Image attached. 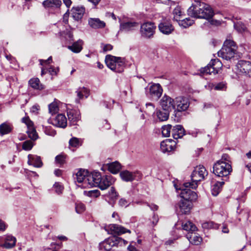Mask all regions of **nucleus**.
<instances>
[{"mask_svg": "<svg viewBox=\"0 0 251 251\" xmlns=\"http://www.w3.org/2000/svg\"><path fill=\"white\" fill-rule=\"evenodd\" d=\"M185 134V130L181 125H176L172 129V135L175 139L182 138Z\"/></svg>", "mask_w": 251, "mask_h": 251, "instance_id": "nucleus-25", "label": "nucleus"}, {"mask_svg": "<svg viewBox=\"0 0 251 251\" xmlns=\"http://www.w3.org/2000/svg\"><path fill=\"white\" fill-rule=\"evenodd\" d=\"M218 161H222L223 162H230V157L227 154H224L221 159Z\"/></svg>", "mask_w": 251, "mask_h": 251, "instance_id": "nucleus-59", "label": "nucleus"}, {"mask_svg": "<svg viewBox=\"0 0 251 251\" xmlns=\"http://www.w3.org/2000/svg\"><path fill=\"white\" fill-rule=\"evenodd\" d=\"M225 184L224 181H217L211 187V193L213 196H217L222 190L223 185Z\"/></svg>", "mask_w": 251, "mask_h": 251, "instance_id": "nucleus-34", "label": "nucleus"}, {"mask_svg": "<svg viewBox=\"0 0 251 251\" xmlns=\"http://www.w3.org/2000/svg\"><path fill=\"white\" fill-rule=\"evenodd\" d=\"M156 26L151 22H146L140 26V32L142 37L146 39H151L155 33Z\"/></svg>", "mask_w": 251, "mask_h": 251, "instance_id": "nucleus-7", "label": "nucleus"}, {"mask_svg": "<svg viewBox=\"0 0 251 251\" xmlns=\"http://www.w3.org/2000/svg\"><path fill=\"white\" fill-rule=\"evenodd\" d=\"M213 88L214 90H225L226 89V83L224 82H221L218 83L217 84H214L213 86Z\"/></svg>", "mask_w": 251, "mask_h": 251, "instance_id": "nucleus-48", "label": "nucleus"}, {"mask_svg": "<svg viewBox=\"0 0 251 251\" xmlns=\"http://www.w3.org/2000/svg\"><path fill=\"white\" fill-rule=\"evenodd\" d=\"M193 206L191 201L181 200L176 205V210L179 214H188Z\"/></svg>", "mask_w": 251, "mask_h": 251, "instance_id": "nucleus-15", "label": "nucleus"}, {"mask_svg": "<svg viewBox=\"0 0 251 251\" xmlns=\"http://www.w3.org/2000/svg\"><path fill=\"white\" fill-rule=\"evenodd\" d=\"M170 112L169 111L163 110L162 109L156 112V115L160 121H165L169 118Z\"/></svg>", "mask_w": 251, "mask_h": 251, "instance_id": "nucleus-37", "label": "nucleus"}, {"mask_svg": "<svg viewBox=\"0 0 251 251\" xmlns=\"http://www.w3.org/2000/svg\"><path fill=\"white\" fill-rule=\"evenodd\" d=\"M77 96L78 99H76L75 101L77 103L79 102V100L82 99L84 97L87 98L89 96V91L86 88L79 87L76 91Z\"/></svg>", "mask_w": 251, "mask_h": 251, "instance_id": "nucleus-30", "label": "nucleus"}, {"mask_svg": "<svg viewBox=\"0 0 251 251\" xmlns=\"http://www.w3.org/2000/svg\"><path fill=\"white\" fill-rule=\"evenodd\" d=\"M88 24L94 29L102 28L105 26V23L99 18H90L88 19Z\"/></svg>", "mask_w": 251, "mask_h": 251, "instance_id": "nucleus-26", "label": "nucleus"}, {"mask_svg": "<svg viewBox=\"0 0 251 251\" xmlns=\"http://www.w3.org/2000/svg\"><path fill=\"white\" fill-rule=\"evenodd\" d=\"M106 165L108 170L113 174H117L121 169V164L117 161L107 163Z\"/></svg>", "mask_w": 251, "mask_h": 251, "instance_id": "nucleus-32", "label": "nucleus"}, {"mask_svg": "<svg viewBox=\"0 0 251 251\" xmlns=\"http://www.w3.org/2000/svg\"><path fill=\"white\" fill-rule=\"evenodd\" d=\"M42 4L46 8H59L62 4L60 0H44Z\"/></svg>", "mask_w": 251, "mask_h": 251, "instance_id": "nucleus-29", "label": "nucleus"}, {"mask_svg": "<svg viewBox=\"0 0 251 251\" xmlns=\"http://www.w3.org/2000/svg\"><path fill=\"white\" fill-rule=\"evenodd\" d=\"M117 59H120V57H116L111 55H107L105 56V62L107 66L111 70L114 71L116 69V62Z\"/></svg>", "mask_w": 251, "mask_h": 251, "instance_id": "nucleus-28", "label": "nucleus"}, {"mask_svg": "<svg viewBox=\"0 0 251 251\" xmlns=\"http://www.w3.org/2000/svg\"><path fill=\"white\" fill-rule=\"evenodd\" d=\"M84 194L91 197H97L100 195V192L98 190H93L90 191H85Z\"/></svg>", "mask_w": 251, "mask_h": 251, "instance_id": "nucleus-49", "label": "nucleus"}, {"mask_svg": "<svg viewBox=\"0 0 251 251\" xmlns=\"http://www.w3.org/2000/svg\"><path fill=\"white\" fill-rule=\"evenodd\" d=\"M58 71V68H55L53 66H50L48 68V72L52 75H56Z\"/></svg>", "mask_w": 251, "mask_h": 251, "instance_id": "nucleus-58", "label": "nucleus"}, {"mask_svg": "<svg viewBox=\"0 0 251 251\" xmlns=\"http://www.w3.org/2000/svg\"><path fill=\"white\" fill-rule=\"evenodd\" d=\"M176 142L171 139H167L160 143V149L164 153L169 152L175 150Z\"/></svg>", "mask_w": 251, "mask_h": 251, "instance_id": "nucleus-18", "label": "nucleus"}, {"mask_svg": "<svg viewBox=\"0 0 251 251\" xmlns=\"http://www.w3.org/2000/svg\"><path fill=\"white\" fill-rule=\"evenodd\" d=\"M187 14L191 17L210 20L211 25H214L215 22L211 20L214 15L213 10L209 5L204 2L197 1L192 4L188 9Z\"/></svg>", "mask_w": 251, "mask_h": 251, "instance_id": "nucleus-1", "label": "nucleus"}, {"mask_svg": "<svg viewBox=\"0 0 251 251\" xmlns=\"http://www.w3.org/2000/svg\"><path fill=\"white\" fill-rule=\"evenodd\" d=\"M7 226L5 223L0 219V231H4L6 229Z\"/></svg>", "mask_w": 251, "mask_h": 251, "instance_id": "nucleus-60", "label": "nucleus"}, {"mask_svg": "<svg viewBox=\"0 0 251 251\" xmlns=\"http://www.w3.org/2000/svg\"><path fill=\"white\" fill-rule=\"evenodd\" d=\"M26 133L29 138L32 140H36L38 138V135L34 128L31 129H27Z\"/></svg>", "mask_w": 251, "mask_h": 251, "instance_id": "nucleus-45", "label": "nucleus"}, {"mask_svg": "<svg viewBox=\"0 0 251 251\" xmlns=\"http://www.w3.org/2000/svg\"><path fill=\"white\" fill-rule=\"evenodd\" d=\"M53 125L61 128H65L67 125V121L65 116L60 114L57 116L52 121Z\"/></svg>", "mask_w": 251, "mask_h": 251, "instance_id": "nucleus-21", "label": "nucleus"}, {"mask_svg": "<svg viewBox=\"0 0 251 251\" xmlns=\"http://www.w3.org/2000/svg\"><path fill=\"white\" fill-rule=\"evenodd\" d=\"M175 100L170 97L164 95L160 101V104L163 110H167L171 112L175 110Z\"/></svg>", "mask_w": 251, "mask_h": 251, "instance_id": "nucleus-14", "label": "nucleus"}, {"mask_svg": "<svg viewBox=\"0 0 251 251\" xmlns=\"http://www.w3.org/2000/svg\"><path fill=\"white\" fill-rule=\"evenodd\" d=\"M236 67L239 72L246 76L251 77V62L241 60L238 61Z\"/></svg>", "mask_w": 251, "mask_h": 251, "instance_id": "nucleus-12", "label": "nucleus"}, {"mask_svg": "<svg viewBox=\"0 0 251 251\" xmlns=\"http://www.w3.org/2000/svg\"><path fill=\"white\" fill-rule=\"evenodd\" d=\"M85 11V7L83 6H73L71 9L72 16L77 21L82 18Z\"/></svg>", "mask_w": 251, "mask_h": 251, "instance_id": "nucleus-19", "label": "nucleus"}, {"mask_svg": "<svg viewBox=\"0 0 251 251\" xmlns=\"http://www.w3.org/2000/svg\"><path fill=\"white\" fill-rule=\"evenodd\" d=\"M182 227L183 230L188 231V233L195 232L197 230V227L190 221L183 223L182 224Z\"/></svg>", "mask_w": 251, "mask_h": 251, "instance_id": "nucleus-35", "label": "nucleus"}, {"mask_svg": "<svg viewBox=\"0 0 251 251\" xmlns=\"http://www.w3.org/2000/svg\"><path fill=\"white\" fill-rule=\"evenodd\" d=\"M3 243L1 244L0 246L7 249H12L15 246L16 238L11 235H6L1 238Z\"/></svg>", "mask_w": 251, "mask_h": 251, "instance_id": "nucleus-16", "label": "nucleus"}, {"mask_svg": "<svg viewBox=\"0 0 251 251\" xmlns=\"http://www.w3.org/2000/svg\"><path fill=\"white\" fill-rule=\"evenodd\" d=\"M112 49L113 47L112 45L110 44H107L103 47V50L104 52H106L109 50H111Z\"/></svg>", "mask_w": 251, "mask_h": 251, "instance_id": "nucleus-61", "label": "nucleus"}, {"mask_svg": "<svg viewBox=\"0 0 251 251\" xmlns=\"http://www.w3.org/2000/svg\"><path fill=\"white\" fill-rule=\"evenodd\" d=\"M138 26V23L135 22H123L120 24V30L128 32L135 30Z\"/></svg>", "mask_w": 251, "mask_h": 251, "instance_id": "nucleus-24", "label": "nucleus"}, {"mask_svg": "<svg viewBox=\"0 0 251 251\" xmlns=\"http://www.w3.org/2000/svg\"><path fill=\"white\" fill-rule=\"evenodd\" d=\"M63 1L65 5L68 8L70 7L72 3L71 0H63Z\"/></svg>", "mask_w": 251, "mask_h": 251, "instance_id": "nucleus-64", "label": "nucleus"}, {"mask_svg": "<svg viewBox=\"0 0 251 251\" xmlns=\"http://www.w3.org/2000/svg\"><path fill=\"white\" fill-rule=\"evenodd\" d=\"M33 146V144L31 141L26 140L23 142L22 149L25 151H30L32 149Z\"/></svg>", "mask_w": 251, "mask_h": 251, "instance_id": "nucleus-46", "label": "nucleus"}, {"mask_svg": "<svg viewBox=\"0 0 251 251\" xmlns=\"http://www.w3.org/2000/svg\"><path fill=\"white\" fill-rule=\"evenodd\" d=\"M172 126L171 125H167L162 127V134L164 137H169L172 132Z\"/></svg>", "mask_w": 251, "mask_h": 251, "instance_id": "nucleus-44", "label": "nucleus"}, {"mask_svg": "<svg viewBox=\"0 0 251 251\" xmlns=\"http://www.w3.org/2000/svg\"><path fill=\"white\" fill-rule=\"evenodd\" d=\"M88 181H91L90 187H98L101 190H104L112 185L115 182V178L111 175L101 176L99 172H93Z\"/></svg>", "mask_w": 251, "mask_h": 251, "instance_id": "nucleus-2", "label": "nucleus"}, {"mask_svg": "<svg viewBox=\"0 0 251 251\" xmlns=\"http://www.w3.org/2000/svg\"><path fill=\"white\" fill-rule=\"evenodd\" d=\"M69 145L73 147H76L79 145V139L76 137L72 138L69 141Z\"/></svg>", "mask_w": 251, "mask_h": 251, "instance_id": "nucleus-55", "label": "nucleus"}, {"mask_svg": "<svg viewBox=\"0 0 251 251\" xmlns=\"http://www.w3.org/2000/svg\"><path fill=\"white\" fill-rule=\"evenodd\" d=\"M158 27L159 31L165 35H170L175 30V27L171 22L168 20H162L159 24Z\"/></svg>", "mask_w": 251, "mask_h": 251, "instance_id": "nucleus-13", "label": "nucleus"}, {"mask_svg": "<svg viewBox=\"0 0 251 251\" xmlns=\"http://www.w3.org/2000/svg\"><path fill=\"white\" fill-rule=\"evenodd\" d=\"M127 242L121 237L116 236H111L99 244L100 251H110L113 247L126 245Z\"/></svg>", "mask_w": 251, "mask_h": 251, "instance_id": "nucleus-5", "label": "nucleus"}, {"mask_svg": "<svg viewBox=\"0 0 251 251\" xmlns=\"http://www.w3.org/2000/svg\"><path fill=\"white\" fill-rule=\"evenodd\" d=\"M208 175V172L203 166H197L193 171L191 176L192 182L185 183L186 187L190 186L192 189H196L198 186V182L204 179Z\"/></svg>", "mask_w": 251, "mask_h": 251, "instance_id": "nucleus-4", "label": "nucleus"}, {"mask_svg": "<svg viewBox=\"0 0 251 251\" xmlns=\"http://www.w3.org/2000/svg\"><path fill=\"white\" fill-rule=\"evenodd\" d=\"M148 205L150 207L152 211L158 210V206L155 204H148Z\"/></svg>", "mask_w": 251, "mask_h": 251, "instance_id": "nucleus-62", "label": "nucleus"}, {"mask_svg": "<svg viewBox=\"0 0 251 251\" xmlns=\"http://www.w3.org/2000/svg\"><path fill=\"white\" fill-rule=\"evenodd\" d=\"M81 42V40H79L77 42H75L72 46H69L68 48L73 52L78 53L82 49L81 45L80 44V43Z\"/></svg>", "mask_w": 251, "mask_h": 251, "instance_id": "nucleus-40", "label": "nucleus"}, {"mask_svg": "<svg viewBox=\"0 0 251 251\" xmlns=\"http://www.w3.org/2000/svg\"><path fill=\"white\" fill-rule=\"evenodd\" d=\"M175 115L182 111L186 110L189 106V102L187 99L183 97H176L175 99Z\"/></svg>", "mask_w": 251, "mask_h": 251, "instance_id": "nucleus-10", "label": "nucleus"}, {"mask_svg": "<svg viewBox=\"0 0 251 251\" xmlns=\"http://www.w3.org/2000/svg\"><path fill=\"white\" fill-rule=\"evenodd\" d=\"M13 129L12 126L7 123H3L0 125V135L3 136L11 132Z\"/></svg>", "mask_w": 251, "mask_h": 251, "instance_id": "nucleus-33", "label": "nucleus"}, {"mask_svg": "<svg viewBox=\"0 0 251 251\" xmlns=\"http://www.w3.org/2000/svg\"><path fill=\"white\" fill-rule=\"evenodd\" d=\"M67 116L71 125H76L77 122L80 119V112L74 109L68 110Z\"/></svg>", "mask_w": 251, "mask_h": 251, "instance_id": "nucleus-20", "label": "nucleus"}, {"mask_svg": "<svg viewBox=\"0 0 251 251\" xmlns=\"http://www.w3.org/2000/svg\"><path fill=\"white\" fill-rule=\"evenodd\" d=\"M92 176V173L89 174L88 171L85 170L80 169L75 174L74 179L76 180L78 183H83L84 187H90L91 183V181H88L90 176Z\"/></svg>", "mask_w": 251, "mask_h": 251, "instance_id": "nucleus-11", "label": "nucleus"}, {"mask_svg": "<svg viewBox=\"0 0 251 251\" xmlns=\"http://www.w3.org/2000/svg\"><path fill=\"white\" fill-rule=\"evenodd\" d=\"M129 202L124 198H121L119 201V205L121 207H127Z\"/></svg>", "mask_w": 251, "mask_h": 251, "instance_id": "nucleus-57", "label": "nucleus"}, {"mask_svg": "<svg viewBox=\"0 0 251 251\" xmlns=\"http://www.w3.org/2000/svg\"><path fill=\"white\" fill-rule=\"evenodd\" d=\"M163 92L161 85L157 84L152 85L150 88V94L151 97L154 100H158L162 95Z\"/></svg>", "mask_w": 251, "mask_h": 251, "instance_id": "nucleus-17", "label": "nucleus"}, {"mask_svg": "<svg viewBox=\"0 0 251 251\" xmlns=\"http://www.w3.org/2000/svg\"><path fill=\"white\" fill-rule=\"evenodd\" d=\"M232 171V167L228 162L217 161L213 166V173L217 176L226 177L230 174Z\"/></svg>", "mask_w": 251, "mask_h": 251, "instance_id": "nucleus-6", "label": "nucleus"}, {"mask_svg": "<svg viewBox=\"0 0 251 251\" xmlns=\"http://www.w3.org/2000/svg\"><path fill=\"white\" fill-rule=\"evenodd\" d=\"M116 69L114 71L116 72L121 73L124 71L125 61L124 58L120 57V59H117L116 62Z\"/></svg>", "mask_w": 251, "mask_h": 251, "instance_id": "nucleus-41", "label": "nucleus"}, {"mask_svg": "<svg viewBox=\"0 0 251 251\" xmlns=\"http://www.w3.org/2000/svg\"><path fill=\"white\" fill-rule=\"evenodd\" d=\"M177 22H178L179 26L186 28L192 25L194 23V21L191 20L190 18H187L183 20L179 19Z\"/></svg>", "mask_w": 251, "mask_h": 251, "instance_id": "nucleus-38", "label": "nucleus"}, {"mask_svg": "<svg viewBox=\"0 0 251 251\" xmlns=\"http://www.w3.org/2000/svg\"><path fill=\"white\" fill-rule=\"evenodd\" d=\"M108 228L111 234H117L120 235L126 232L130 233L129 229H127L122 226L116 224H111L108 226Z\"/></svg>", "mask_w": 251, "mask_h": 251, "instance_id": "nucleus-22", "label": "nucleus"}, {"mask_svg": "<svg viewBox=\"0 0 251 251\" xmlns=\"http://www.w3.org/2000/svg\"><path fill=\"white\" fill-rule=\"evenodd\" d=\"M66 38L67 39H68V38H69V40L70 41H73V33L70 32V31H67V34H66Z\"/></svg>", "mask_w": 251, "mask_h": 251, "instance_id": "nucleus-63", "label": "nucleus"}, {"mask_svg": "<svg viewBox=\"0 0 251 251\" xmlns=\"http://www.w3.org/2000/svg\"><path fill=\"white\" fill-rule=\"evenodd\" d=\"M53 188L55 192L59 195L62 193L64 187L59 182H55L53 185Z\"/></svg>", "mask_w": 251, "mask_h": 251, "instance_id": "nucleus-52", "label": "nucleus"}, {"mask_svg": "<svg viewBox=\"0 0 251 251\" xmlns=\"http://www.w3.org/2000/svg\"><path fill=\"white\" fill-rule=\"evenodd\" d=\"M186 237L190 244L194 245H200L202 241V238L198 233L194 232L188 233Z\"/></svg>", "mask_w": 251, "mask_h": 251, "instance_id": "nucleus-23", "label": "nucleus"}, {"mask_svg": "<svg viewBox=\"0 0 251 251\" xmlns=\"http://www.w3.org/2000/svg\"><path fill=\"white\" fill-rule=\"evenodd\" d=\"M59 107L56 101H54L49 105V111L51 115L57 113Z\"/></svg>", "mask_w": 251, "mask_h": 251, "instance_id": "nucleus-43", "label": "nucleus"}, {"mask_svg": "<svg viewBox=\"0 0 251 251\" xmlns=\"http://www.w3.org/2000/svg\"><path fill=\"white\" fill-rule=\"evenodd\" d=\"M220 226V225L215 223L213 222H206V223H205L203 225V226L204 227L215 228V229L219 228Z\"/></svg>", "mask_w": 251, "mask_h": 251, "instance_id": "nucleus-51", "label": "nucleus"}, {"mask_svg": "<svg viewBox=\"0 0 251 251\" xmlns=\"http://www.w3.org/2000/svg\"><path fill=\"white\" fill-rule=\"evenodd\" d=\"M28 164L32 165L37 168H41L43 166V163L41 157L39 156L29 154L28 155Z\"/></svg>", "mask_w": 251, "mask_h": 251, "instance_id": "nucleus-27", "label": "nucleus"}, {"mask_svg": "<svg viewBox=\"0 0 251 251\" xmlns=\"http://www.w3.org/2000/svg\"><path fill=\"white\" fill-rule=\"evenodd\" d=\"M109 197L112 201L110 202L109 203L112 207H113L115 204V202L118 197V194L116 191L115 188L113 187L111 188L109 192Z\"/></svg>", "mask_w": 251, "mask_h": 251, "instance_id": "nucleus-39", "label": "nucleus"}, {"mask_svg": "<svg viewBox=\"0 0 251 251\" xmlns=\"http://www.w3.org/2000/svg\"><path fill=\"white\" fill-rule=\"evenodd\" d=\"M234 28L239 32L244 31L246 29L245 25L240 22H237L234 25Z\"/></svg>", "mask_w": 251, "mask_h": 251, "instance_id": "nucleus-53", "label": "nucleus"}, {"mask_svg": "<svg viewBox=\"0 0 251 251\" xmlns=\"http://www.w3.org/2000/svg\"><path fill=\"white\" fill-rule=\"evenodd\" d=\"M28 83L30 86L34 89L42 90L44 89V86L40 83V81L38 78H33L30 79Z\"/></svg>", "mask_w": 251, "mask_h": 251, "instance_id": "nucleus-36", "label": "nucleus"}, {"mask_svg": "<svg viewBox=\"0 0 251 251\" xmlns=\"http://www.w3.org/2000/svg\"><path fill=\"white\" fill-rule=\"evenodd\" d=\"M147 110L146 112L150 115L154 110L155 106L152 103H147L146 104Z\"/></svg>", "mask_w": 251, "mask_h": 251, "instance_id": "nucleus-56", "label": "nucleus"}, {"mask_svg": "<svg viewBox=\"0 0 251 251\" xmlns=\"http://www.w3.org/2000/svg\"><path fill=\"white\" fill-rule=\"evenodd\" d=\"M222 65V62L219 59H212L206 66L200 70V74L201 75H210L212 73L215 75L218 73V69Z\"/></svg>", "mask_w": 251, "mask_h": 251, "instance_id": "nucleus-8", "label": "nucleus"}, {"mask_svg": "<svg viewBox=\"0 0 251 251\" xmlns=\"http://www.w3.org/2000/svg\"><path fill=\"white\" fill-rule=\"evenodd\" d=\"M22 122L25 124L27 126V129H31L34 128L33 123L29 119L28 117H24L22 118Z\"/></svg>", "mask_w": 251, "mask_h": 251, "instance_id": "nucleus-50", "label": "nucleus"}, {"mask_svg": "<svg viewBox=\"0 0 251 251\" xmlns=\"http://www.w3.org/2000/svg\"><path fill=\"white\" fill-rule=\"evenodd\" d=\"M85 209V206L82 203L79 202L75 204V211L78 214L82 213Z\"/></svg>", "mask_w": 251, "mask_h": 251, "instance_id": "nucleus-54", "label": "nucleus"}, {"mask_svg": "<svg viewBox=\"0 0 251 251\" xmlns=\"http://www.w3.org/2000/svg\"><path fill=\"white\" fill-rule=\"evenodd\" d=\"M174 185L176 190H181L180 196L182 200L190 201L192 203L197 200L198 197L197 195L195 192L190 189V188H192L191 187H186L185 186V183L183 184V186L179 188H178L176 184Z\"/></svg>", "mask_w": 251, "mask_h": 251, "instance_id": "nucleus-9", "label": "nucleus"}, {"mask_svg": "<svg viewBox=\"0 0 251 251\" xmlns=\"http://www.w3.org/2000/svg\"><path fill=\"white\" fill-rule=\"evenodd\" d=\"M66 155L63 154H60L57 155L55 158V161L60 166L64 164L65 162Z\"/></svg>", "mask_w": 251, "mask_h": 251, "instance_id": "nucleus-47", "label": "nucleus"}, {"mask_svg": "<svg viewBox=\"0 0 251 251\" xmlns=\"http://www.w3.org/2000/svg\"><path fill=\"white\" fill-rule=\"evenodd\" d=\"M173 14L174 15V20L179 21L183 15L182 12L181 10L180 7L177 6L173 10Z\"/></svg>", "mask_w": 251, "mask_h": 251, "instance_id": "nucleus-42", "label": "nucleus"}, {"mask_svg": "<svg viewBox=\"0 0 251 251\" xmlns=\"http://www.w3.org/2000/svg\"><path fill=\"white\" fill-rule=\"evenodd\" d=\"M237 48V47L233 40H226L222 48L218 51V55L226 60H230L234 56Z\"/></svg>", "mask_w": 251, "mask_h": 251, "instance_id": "nucleus-3", "label": "nucleus"}, {"mask_svg": "<svg viewBox=\"0 0 251 251\" xmlns=\"http://www.w3.org/2000/svg\"><path fill=\"white\" fill-rule=\"evenodd\" d=\"M120 175L122 180L126 182L132 181L135 179L134 173L127 170L122 171Z\"/></svg>", "mask_w": 251, "mask_h": 251, "instance_id": "nucleus-31", "label": "nucleus"}]
</instances>
